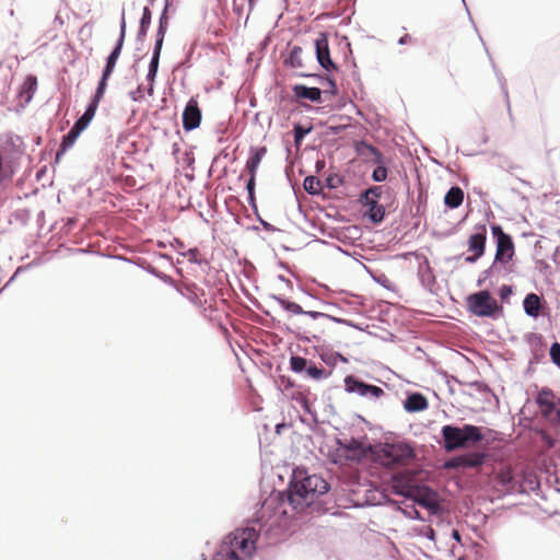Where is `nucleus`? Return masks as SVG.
<instances>
[{
  "instance_id": "obj_18",
  "label": "nucleus",
  "mask_w": 560,
  "mask_h": 560,
  "mask_svg": "<svg viewBox=\"0 0 560 560\" xmlns=\"http://www.w3.org/2000/svg\"><path fill=\"white\" fill-rule=\"evenodd\" d=\"M160 55H161V43L154 46L153 56L151 59V62L149 65V71L147 79L150 81V85L148 89L149 95L153 94V82L155 80L158 68H159V61H160Z\"/></svg>"
},
{
  "instance_id": "obj_19",
  "label": "nucleus",
  "mask_w": 560,
  "mask_h": 560,
  "mask_svg": "<svg viewBox=\"0 0 560 560\" xmlns=\"http://www.w3.org/2000/svg\"><path fill=\"white\" fill-rule=\"evenodd\" d=\"M294 95L299 98H306L312 102H319L322 91L318 88H308L306 85L298 84L293 88Z\"/></svg>"
},
{
  "instance_id": "obj_9",
  "label": "nucleus",
  "mask_w": 560,
  "mask_h": 560,
  "mask_svg": "<svg viewBox=\"0 0 560 560\" xmlns=\"http://www.w3.org/2000/svg\"><path fill=\"white\" fill-rule=\"evenodd\" d=\"M345 386L347 392L357 393L363 397L380 398L384 395L383 388L361 382L353 375L345 378Z\"/></svg>"
},
{
  "instance_id": "obj_11",
  "label": "nucleus",
  "mask_w": 560,
  "mask_h": 560,
  "mask_svg": "<svg viewBox=\"0 0 560 560\" xmlns=\"http://www.w3.org/2000/svg\"><path fill=\"white\" fill-rule=\"evenodd\" d=\"M316 58L318 63L327 71L337 70L335 62L330 58L328 35L319 33L315 40Z\"/></svg>"
},
{
  "instance_id": "obj_31",
  "label": "nucleus",
  "mask_w": 560,
  "mask_h": 560,
  "mask_svg": "<svg viewBox=\"0 0 560 560\" xmlns=\"http://www.w3.org/2000/svg\"><path fill=\"white\" fill-rule=\"evenodd\" d=\"M166 25H167V18L165 16V14H163L160 20V26H159L158 34H156L155 45H158L159 43H161V46L163 45Z\"/></svg>"
},
{
  "instance_id": "obj_35",
  "label": "nucleus",
  "mask_w": 560,
  "mask_h": 560,
  "mask_svg": "<svg viewBox=\"0 0 560 560\" xmlns=\"http://www.w3.org/2000/svg\"><path fill=\"white\" fill-rule=\"evenodd\" d=\"M402 512L409 518L423 520L413 504L404 509Z\"/></svg>"
},
{
  "instance_id": "obj_39",
  "label": "nucleus",
  "mask_w": 560,
  "mask_h": 560,
  "mask_svg": "<svg viewBox=\"0 0 560 560\" xmlns=\"http://www.w3.org/2000/svg\"><path fill=\"white\" fill-rule=\"evenodd\" d=\"M24 85L30 92H34L37 89V79L34 75H28L25 80Z\"/></svg>"
},
{
  "instance_id": "obj_12",
  "label": "nucleus",
  "mask_w": 560,
  "mask_h": 560,
  "mask_svg": "<svg viewBox=\"0 0 560 560\" xmlns=\"http://www.w3.org/2000/svg\"><path fill=\"white\" fill-rule=\"evenodd\" d=\"M201 109L198 105L196 97H191L183 112V128L186 131L194 130L200 126L201 122Z\"/></svg>"
},
{
  "instance_id": "obj_38",
  "label": "nucleus",
  "mask_w": 560,
  "mask_h": 560,
  "mask_svg": "<svg viewBox=\"0 0 560 560\" xmlns=\"http://www.w3.org/2000/svg\"><path fill=\"white\" fill-rule=\"evenodd\" d=\"M342 184V179L339 175L335 174V175H329L327 177V185L328 187L330 188H337L338 186H340Z\"/></svg>"
},
{
  "instance_id": "obj_33",
  "label": "nucleus",
  "mask_w": 560,
  "mask_h": 560,
  "mask_svg": "<svg viewBox=\"0 0 560 560\" xmlns=\"http://www.w3.org/2000/svg\"><path fill=\"white\" fill-rule=\"evenodd\" d=\"M375 182H383L387 177V170L384 166H377L372 174Z\"/></svg>"
},
{
  "instance_id": "obj_22",
  "label": "nucleus",
  "mask_w": 560,
  "mask_h": 560,
  "mask_svg": "<svg viewBox=\"0 0 560 560\" xmlns=\"http://www.w3.org/2000/svg\"><path fill=\"white\" fill-rule=\"evenodd\" d=\"M464 200V191L460 187L454 186L452 187L444 197V203L448 208H458Z\"/></svg>"
},
{
  "instance_id": "obj_26",
  "label": "nucleus",
  "mask_w": 560,
  "mask_h": 560,
  "mask_svg": "<svg viewBox=\"0 0 560 560\" xmlns=\"http://www.w3.org/2000/svg\"><path fill=\"white\" fill-rule=\"evenodd\" d=\"M320 182L314 176H307L304 179V189L310 194H317Z\"/></svg>"
},
{
  "instance_id": "obj_6",
  "label": "nucleus",
  "mask_w": 560,
  "mask_h": 560,
  "mask_svg": "<svg viewBox=\"0 0 560 560\" xmlns=\"http://www.w3.org/2000/svg\"><path fill=\"white\" fill-rule=\"evenodd\" d=\"M468 311L479 317H490L498 308V302L489 291H479L467 296Z\"/></svg>"
},
{
  "instance_id": "obj_25",
  "label": "nucleus",
  "mask_w": 560,
  "mask_h": 560,
  "mask_svg": "<svg viewBox=\"0 0 560 560\" xmlns=\"http://www.w3.org/2000/svg\"><path fill=\"white\" fill-rule=\"evenodd\" d=\"M302 51L303 50L300 46H294L291 49L290 56H289V63L292 67H294V68L302 67V60H301Z\"/></svg>"
},
{
  "instance_id": "obj_14",
  "label": "nucleus",
  "mask_w": 560,
  "mask_h": 560,
  "mask_svg": "<svg viewBox=\"0 0 560 560\" xmlns=\"http://www.w3.org/2000/svg\"><path fill=\"white\" fill-rule=\"evenodd\" d=\"M486 455L483 453H469L455 457L450 466L458 468H476L483 464Z\"/></svg>"
},
{
  "instance_id": "obj_41",
  "label": "nucleus",
  "mask_w": 560,
  "mask_h": 560,
  "mask_svg": "<svg viewBox=\"0 0 560 560\" xmlns=\"http://www.w3.org/2000/svg\"><path fill=\"white\" fill-rule=\"evenodd\" d=\"M2 173H3V155L0 152V182L2 180Z\"/></svg>"
},
{
  "instance_id": "obj_13",
  "label": "nucleus",
  "mask_w": 560,
  "mask_h": 560,
  "mask_svg": "<svg viewBox=\"0 0 560 560\" xmlns=\"http://www.w3.org/2000/svg\"><path fill=\"white\" fill-rule=\"evenodd\" d=\"M266 154L267 148L265 145L250 148L249 158L245 165V170L249 175L248 179H256L258 167Z\"/></svg>"
},
{
  "instance_id": "obj_1",
  "label": "nucleus",
  "mask_w": 560,
  "mask_h": 560,
  "mask_svg": "<svg viewBox=\"0 0 560 560\" xmlns=\"http://www.w3.org/2000/svg\"><path fill=\"white\" fill-rule=\"evenodd\" d=\"M125 36H126V21H125V16L122 15L121 23H120L119 38L117 40L115 48L113 49L110 55L107 57V61H106L105 68L103 70L102 78L98 82L97 89L95 91V94L92 97L90 104L88 105L84 114L73 125L81 131H83L89 126V124L95 116V113L97 110L100 102L104 97V94H105V91L107 88V81L110 78V75L115 69L116 62L121 54Z\"/></svg>"
},
{
  "instance_id": "obj_36",
  "label": "nucleus",
  "mask_w": 560,
  "mask_h": 560,
  "mask_svg": "<svg viewBox=\"0 0 560 560\" xmlns=\"http://www.w3.org/2000/svg\"><path fill=\"white\" fill-rule=\"evenodd\" d=\"M306 372L313 378H320L324 375V370L318 369L316 365L306 366Z\"/></svg>"
},
{
  "instance_id": "obj_10",
  "label": "nucleus",
  "mask_w": 560,
  "mask_h": 560,
  "mask_svg": "<svg viewBox=\"0 0 560 560\" xmlns=\"http://www.w3.org/2000/svg\"><path fill=\"white\" fill-rule=\"evenodd\" d=\"M411 499L413 502L427 509L430 514H438L441 511L438 493L427 487H417Z\"/></svg>"
},
{
  "instance_id": "obj_40",
  "label": "nucleus",
  "mask_w": 560,
  "mask_h": 560,
  "mask_svg": "<svg viewBox=\"0 0 560 560\" xmlns=\"http://www.w3.org/2000/svg\"><path fill=\"white\" fill-rule=\"evenodd\" d=\"M308 132V129H304L302 126L298 125L294 127V139L295 142H299L304 138V136Z\"/></svg>"
},
{
  "instance_id": "obj_29",
  "label": "nucleus",
  "mask_w": 560,
  "mask_h": 560,
  "mask_svg": "<svg viewBox=\"0 0 560 560\" xmlns=\"http://www.w3.org/2000/svg\"><path fill=\"white\" fill-rule=\"evenodd\" d=\"M280 303L284 310H287L288 312H291L293 314H304L305 313L303 311L302 306L295 302L281 300Z\"/></svg>"
},
{
  "instance_id": "obj_30",
  "label": "nucleus",
  "mask_w": 560,
  "mask_h": 560,
  "mask_svg": "<svg viewBox=\"0 0 560 560\" xmlns=\"http://www.w3.org/2000/svg\"><path fill=\"white\" fill-rule=\"evenodd\" d=\"M383 194V187L382 186H373L369 189H366L361 196L364 199H380Z\"/></svg>"
},
{
  "instance_id": "obj_3",
  "label": "nucleus",
  "mask_w": 560,
  "mask_h": 560,
  "mask_svg": "<svg viewBox=\"0 0 560 560\" xmlns=\"http://www.w3.org/2000/svg\"><path fill=\"white\" fill-rule=\"evenodd\" d=\"M328 482L318 475H310L300 481H295L289 493L290 504L295 510L310 506L314 500L328 491Z\"/></svg>"
},
{
  "instance_id": "obj_44",
  "label": "nucleus",
  "mask_w": 560,
  "mask_h": 560,
  "mask_svg": "<svg viewBox=\"0 0 560 560\" xmlns=\"http://www.w3.org/2000/svg\"><path fill=\"white\" fill-rule=\"evenodd\" d=\"M503 290H504V293H508V291H510V289H508L506 287H503Z\"/></svg>"
},
{
  "instance_id": "obj_23",
  "label": "nucleus",
  "mask_w": 560,
  "mask_h": 560,
  "mask_svg": "<svg viewBox=\"0 0 560 560\" xmlns=\"http://www.w3.org/2000/svg\"><path fill=\"white\" fill-rule=\"evenodd\" d=\"M82 131L73 126L70 131L62 138V142L60 144V149L56 154V160L59 161L60 156L71 148L77 141L78 137Z\"/></svg>"
},
{
  "instance_id": "obj_28",
  "label": "nucleus",
  "mask_w": 560,
  "mask_h": 560,
  "mask_svg": "<svg viewBox=\"0 0 560 560\" xmlns=\"http://www.w3.org/2000/svg\"><path fill=\"white\" fill-rule=\"evenodd\" d=\"M290 365L294 372H302L303 370L306 369L307 361L306 359L296 355L290 359Z\"/></svg>"
},
{
  "instance_id": "obj_32",
  "label": "nucleus",
  "mask_w": 560,
  "mask_h": 560,
  "mask_svg": "<svg viewBox=\"0 0 560 560\" xmlns=\"http://www.w3.org/2000/svg\"><path fill=\"white\" fill-rule=\"evenodd\" d=\"M550 357L552 362L560 368V343H552L550 348Z\"/></svg>"
},
{
  "instance_id": "obj_34",
  "label": "nucleus",
  "mask_w": 560,
  "mask_h": 560,
  "mask_svg": "<svg viewBox=\"0 0 560 560\" xmlns=\"http://www.w3.org/2000/svg\"><path fill=\"white\" fill-rule=\"evenodd\" d=\"M255 185H256V179H248L247 185H246V188L248 191V201L253 206L255 205Z\"/></svg>"
},
{
  "instance_id": "obj_24",
  "label": "nucleus",
  "mask_w": 560,
  "mask_h": 560,
  "mask_svg": "<svg viewBox=\"0 0 560 560\" xmlns=\"http://www.w3.org/2000/svg\"><path fill=\"white\" fill-rule=\"evenodd\" d=\"M556 399L558 398L556 397L555 393L551 389L542 388L538 392L536 402L538 407H542L544 405H547Z\"/></svg>"
},
{
  "instance_id": "obj_5",
  "label": "nucleus",
  "mask_w": 560,
  "mask_h": 560,
  "mask_svg": "<svg viewBox=\"0 0 560 560\" xmlns=\"http://www.w3.org/2000/svg\"><path fill=\"white\" fill-rule=\"evenodd\" d=\"M413 457V450L407 443H387L377 451V458L380 463L387 467L408 465Z\"/></svg>"
},
{
  "instance_id": "obj_42",
  "label": "nucleus",
  "mask_w": 560,
  "mask_h": 560,
  "mask_svg": "<svg viewBox=\"0 0 560 560\" xmlns=\"http://www.w3.org/2000/svg\"><path fill=\"white\" fill-rule=\"evenodd\" d=\"M452 536L457 541H460V535H459L458 530L454 529L453 533H452Z\"/></svg>"
},
{
  "instance_id": "obj_37",
  "label": "nucleus",
  "mask_w": 560,
  "mask_h": 560,
  "mask_svg": "<svg viewBox=\"0 0 560 560\" xmlns=\"http://www.w3.org/2000/svg\"><path fill=\"white\" fill-rule=\"evenodd\" d=\"M343 452V456L346 459H354L357 456V447L353 446H341L340 448Z\"/></svg>"
},
{
  "instance_id": "obj_4",
  "label": "nucleus",
  "mask_w": 560,
  "mask_h": 560,
  "mask_svg": "<svg viewBox=\"0 0 560 560\" xmlns=\"http://www.w3.org/2000/svg\"><path fill=\"white\" fill-rule=\"evenodd\" d=\"M441 432L447 452L474 446L483 440L481 428L472 424H465L462 428L446 424Z\"/></svg>"
},
{
  "instance_id": "obj_43",
  "label": "nucleus",
  "mask_w": 560,
  "mask_h": 560,
  "mask_svg": "<svg viewBox=\"0 0 560 560\" xmlns=\"http://www.w3.org/2000/svg\"><path fill=\"white\" fill-rule=\"evenodd\" d=\"M329 85L332 88V89H336V85H335V82L329 80Z\"/></svg>"
},
{
  "instance_id": "obj_45",
  "label": "nucleus",
  "mask_w": 560,
  "mask_h": 560,
  "mask_svg": "<svg viewBox=\"0 0 560 560\" xmlns=\"http://www.w3.org/2000/svg\"><path fill=\"white\" fill-rule=\"evenodd\" d=\"M503 290H504V293H508V291H510V289H508L506 287H503Z\"/></svg>"
},
{
  "instance_id": "obj_17",
  "label": "nucleus",
  "mask_w": 560,
  "mask_h": 560,
  "mask_svg": "<svg viewBox=\"0 0 560 560\" xmlns=\"http://www.w3.org/2000/svg\"><path fill=\"white\" fill-rule=\"evenodd\" d=\"M392 488L395 493L411 499L417 487L411 485V480L409 478L395 476L393 478Z\"/></svg>"
},
{
  "instance_id": "obj_15",
  "label": "nucleus",
  "mask_w": 560,
  "mask_h": 560,
  "mask_svg": "<svg viewBox=\"0 0 560 560\" xmlns=\"http://www.w3.org/2000/svg\"><path fill=\"white\" fill-rule=\"evenodd\" d=\"M378 200L380 199L373 198L364 199L362 196L360 199L362 205L368 208V217L374 223H380L381 221H383L385 215V208L378 203Z\"/></svg>"
},
{
  "instance_id": "obj_27",
  "label": "nucleus",
  "mask_w": 560,
  "mask_h": 560,
  "mask_svg": "<svg viewBox=\"0 0 560 560\" xmlns=\"http://www.w3.org/2000/svg\"><path fill=\"white\" fill-rule=\"evenodd\" d=\"M150 23H151V11L148 7H145L143 9L142 18L140 21V31H139L140 35H145V33L150 26Z\"/></svg>"
},
{
  "instance_id": "obj_16",
  "label": "nucleus",
  "mask_w": 560,
  "mask_h": 560,
  "mask_svg": "<svg viewBox=\"0 0 560 560\" xmlns=\"http://www.w3.org/2000/svg\"><path fill=\"white\" fill-rule=\"evenodd\" d=\"M428 399L421 393H413L404 401V408L408 412H420L428 409Z\"/></svg>"
},
{
  "instance_id": "obj_8",
  "label": "nucleus",
  "mask_w": 560,
  "mask_h": 560,
  "mask_svg": "<svg viewBox=\"0 0 560 560\" xmlns=\"http://www.w3.org/2000/svg\"><path fill=\"white\" fill-rule=\"evenodd\" d=\"M469 256L465 258L466 262L474 264L483 256L487 243V226L477 225L475 232L468 237Z\"/></svg>"
},
{
  "instance_id": "obj_2",
  "label": "nucleus",
  "mask_w": 560,
  "mask_h": 560,
  "mask_svg": "<svg viewBox=\"0 0 560 560\" xmlns=\"http://www.w3.org/2000/svg\"><path fill=\"white\" fill-rule=\"evenodd\" d=\"M256 538L254 528L234 530L223 540L213 560H247L255 550Z\"/></svg>"
},
{
  "instance_id": "obj_21",
  "label": "nucleus",
  "mask_w": 560,
  "mask_h": 560,
  "mask_svg": "<svg viewBox=\"0 0 560 560\" xmlns=\"http://www.w3.org/2000/svg\"><path fill=\"white\" fill-rule=\"evenodd\" d=\"M523 306L527 315L537 317L541 307L540 298L535 293H529L525 296Z\"/></svg>"
},
{
  "instance_id": "obj_20",
  "label": "nucleus",
  "mask_w": 560,
  "mask_h": 560,
  "mask_svg": "<svg viewBox=\"0 0 560 560\" xmlns=\"http://www.w3.org/2000/svg\"><path fill=\"white\" fill-rule=\"evenodd\" d=\"M540 413L545 419L556 422L560 425V399H556L542 407H539Z\"/></svg>"
},
{
  "instance_id": "obj_7",
  "label": "nucleus",
  "mask_w": 560,
  "mask_h": 560,
  "mask_svg": "<svg viewBox=\"0 0 560 560\" xmlns=\"http://www.w3.org/2000/svg\"><path fill=\"white\" fill-rule=\"evenodd\" d=\"M491 231L497 238V250L494 260L497 262L506 264L514 256V243L512 237L506 234L500 225H492Z\"/></svg>"
}]
</instances>
